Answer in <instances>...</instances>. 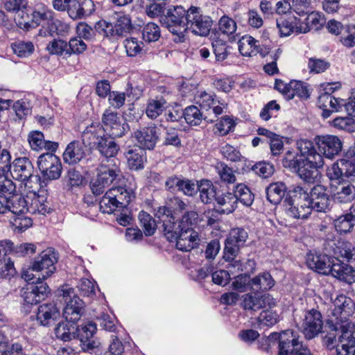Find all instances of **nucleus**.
Here are the masks:
<instances>
[{"mask_svg":"<svg viewBox=\"0 0 355 355\" xmlns=\"http://www.w3.org/2000/svg\"><path fill=\"white\" fill-rule=\"evenodd\" d=\"M163 144L165 146H173L176 148L180 147L182 144L179 137V131L174 128H167Z\"/></svg>","mask_w":355,"mask_h":355,"instance_id":"61","label":"nucleus"},{"mask_svg":"<svg viewBox=\"0 0 355 355\" xmlns=\"http://www.w3.org/2000/svg\"><path fill=\"white\" fill-rule=\"evenodd\" d=\"M275 280L269 272H265L252 279L251 291L259 292L270 289Z\"/></svg>","mask_w":355,"mask_h":355,"instance_id":"35","label":"nucleus"},{"mask_svg":"<svg viewBox=\"0 0 355 355\" xmlns=\"http://www.w3.org/2000/svg\"><path fill=\"white\" fill-rule=\"evenodd\" d=\"M279 320V316L277 312L270 311H262L258 317L259 324L272 327L277 324Z\"/></svg>","mask_w":355,"mask_h":355,"instance_id":"64","label":"nucleus"},{"mask_svg":"<svg viewBox=\"0 0 355 355\" xmlns=\"http://www.w3.org/2000/svg\"><path fill=\"white\" fill-rule=\"evenodd\" d=\"M58 295L62 297L60 301L66 304L63 309V317L68 322L75 324L81 318L85 311V303L75 293L74 289L68 285L58 290Z\"/></svg>","mask_w":355,"mask_h":355,"instance_id":"8","label":"nucleus"},{"mask_svg":"<svg viewBox=\"0 0 355 355\" xmlns=\"http://www.w3.org/2000/svg\"><path fill=\"white\" fill-rule=\"evenodd\" d=\"M216 168L223 182L225 184H233L236 182V178L232 168L225 164L220 163L216 166Z\"/></svg>","mask_w":355,"mask_h":355,"instance_id":"51","label":"nucleus"},{"mask_svg":"<svg viewBox=\"0 0 355 355\" xmlns=\"http://www.w3.org/2000/svg\"><path fill=\"white\" fill-rule=\"evenodd\" d=\"M272 338H278V355H313L293 330L287 329L280 334L273 332Z\"/></svg>","mask_w":355,"mask_h":355,"instance_id":"9","label":"nucleus"},{"mask_svg":"<svg viewBox=\"0 0 355 355\" xmlns=\"http://www.w3.org/2000/svg\"><path fill=\"white\" fill-rule=\"evenodd\" d=\"M103 132L112 137H122L125 132V124H121L116 112L106 110L102 116Z\"/></svg>","mask_w":355,"mask_h":355,"instance_id":"20","label":"nucleus"},{"mask_svg":"<svg viewBox=\"0 0 355 355\" xmlns=\"http://www.w3.org/2000/svg\"><path fill=\"white\" fill-rule=\"evenodd\" d=\"M297 148L300 152L299 158H309L314 156H322L320 153L317 152L313 143L308 139H300L297 143Z\"/></svg>","mask_w":355,"mask_h":355,"instance_id":"45","label":"nucleus"},{"mask_svg":"<svg viewBox=\"0 0 355 355\" xmlns=\"http://www.w3.org/2000/svg\"><path fill=\"white\" fill-rule=\"evenodd\" d=\"M215 95L214 94L207 93L206 92H200L195 98L196 102L201 109L208 111L215 102Z\"/></svg>","mask_w":355,"mask_h":355,"instance_id":"59","label":"nucleus"},{"mask_svg":"<svg viewBox=\"0 0 355 355\" xmlns=\"http://www.w3.org/2000/svg\"><path fill=\"white\" fill-rule=\"evenodd\" d=\"M102 127L92 124L87 126L82 133V141L84 147L88 146L91 149H95L103 136Z\"/></svg>","mask_w":355,"mask_h":355,"instance_id":"29","label":"nucleus"},{"mask_svg":"<svg viewBox=\"0 0 355 355\" xmlns=\"http://www.w3.org/2000/svg\"><path fill=\"white\" fill-rule=\"evenodd\" d=\"M335 259L331 265L329 275L348 284L355 281V270L352 266L340 260L343 259L351 263H355V248L354 245H336L334 248Z\"/></svg>","mask_w":355,"mask_h":355,"instance_id":"3","label":"nucleus"},{"mask_svg":"<svg viewBox=\"0 0 355 355\" xmlns=\"http://www.w3.org/2000/svg\"><path fill=\"white\" fill-rule=\"evenodd\" d=\"M216 187L209 180L200 181L198 185L200 200L205 204L211 203L216 198Z\"/></svg>","mask_w":355,"mask_h":355,"instance_id":"38","label":"nucleus"},{"mask_svg":"<svg viewBox=\"0 0 355 355\" xmlns=\"http://www.w3.org/2000/svg\"><path fill=\"white\" fill-rule=\"evenodd\" d=\"M138 218L144 230L143 234L146 236H153L157 227L155 220L149 214L144 211L139 214Z\"/></svg>","mask_w":355,"mask_h":355,"instance_id":"43","label":"nucleus"},{"mask_svg":"<svg viewBox=\"0 0 355 355\" xmlns=\"http://www.w3.org/2000/svg\"><path fill=\"white\" fill-rule=\"evenodd\" d=\"M67 42L62 39H53L46 46V51L51 55H67Z\"/></svg>","mask_w":355,"mask_h":355,"instance_id":"46","label":"nucleus"},{"mask_svg":"<svg viewBox=\"0 0 355 355\" xmlns=\"http://www.w3.org/2000/svg\"><path fill=\"white\" fill-rule=\"evenodd\" d=\"M59 309L54 303H48L38 307L37 320L42 326H50L60 318Z\"/></svg>","mask_w":355,"mask_h":355,"instance_id":"25","label":"nucleus"},{"mask_svg":"<svg viewBox=\"0 0 355 355\" xmlns=\"http://www.w3.org/2000/svg\"><path fill=\"white\" fill-rule=\"evenodd\" d=\"M237 28L236 21L227 15L220 17L218 21V31L220 33L225 35H233Z\"/></svg>","mask_w":355,"mask_h":355,"instance_id":"50","label":"nucleus"},{"mask_svg":"<svg viewBox=\"0 0 355 355\" xmlns=\"http://www.w3.org/2000/svg\"><path fill=\"white\" fill-rule=\"evenodd\" d=\"M31 196H27L26 198L21 196V195L13 194V196L10 200V210L9 212H12L16 215L23 214L26 211L30 210V202Z\"/></svg>","mask_w":355,"mask_h":355,"instance_id":"34","label":"nucleus"},{"mask_svg":"<svg viewBox=\"0 0 355 355\" xmlns=\"http://www.w3.org/2000/svg\"><path fill=\"white\" fill-rule=\"evenodd\" d=\"M162 225V232L163 236L166 239V240L170 243L176 242L178 244V241L181 237V231L180 225L177 223L175 220L168 219L163 220Z\"/></svg>","mask_w":355,"mask_h":355,"instance_id":"33","label":"nucleus"},{"mask_svg":"<svg viewBox=\"0 0 355 355\" xmlns=\"http://www.w3.org/2000/svg\"><path fill=\"white\" fill-rule=\"evenodd\" d=\"M323 322L321 313L315 309L307 311L302 324V331L307 339H311L321 332Z\"/></svg>","mask_w":355,"mask_h":355,"instance_id":"19","label":"nucleus"},{"mask_svg":"<svg viewBox=\"0 0 355 355\" xmlns=\"http://www.w3.org/2000/svg\"><path fill=\"white\" fill-rule=\"evenodd\" d=\"M166 104V101L162 96L150 99L146 109L147 116L151 119L157 118L162 114Z\"/></svg>","mask_w":355,"mask_h":355,"instance_id":"40","label":"nucleus"},{"mask_svg":"<svg viewBox=\"0 0 355 355\" xmlns=\"http://www.w3.org/2000/svg\"><path fill=\"white\" fill-rule=\"evenodd\" d=\"M297 191L302 196L298 202L302 207L308 206L311 211L315 210L318 212H327L330 210L331 199L327 187L318 184L308 193L302 187L297 186Z\"/></svg>","mask_w":355,"mask_h":355,"instance_id":"5","label":"nucleus"},{"mask_svg":"<svg viewBox=\"0 0 355 355\" xmlns=\"http://www.w3.org/2000/svg\"><path fill=\"white\" fill-rule=\"evenodd\" d=\"M236 204L240 202L245 207H250L254 200V196L250 189L244 184H237L233 190Z\"/></svg>","mask_w":355,"mask_h":355,"instance_id":"37","label":"nucleus"},{"mask_svg":"<svg viewBox=\"0 0 355 355\" xmlns=\"http://www.w3.org/2000/svg\"><path fill=\"white\" fill-rule=\"evenodd\" d=\"M290 87L291 88V94H293L291 96V99L293 98L295 96L307 99L310 96L306 84L303 82L291 80L290 82Z\"/></svg>","mask_w":355,"mask_h":355,"instance_id":"54","label":"nucleus"},{"mask_svg":"<svg viewBox=\"0 0 355 355\" xmlns=\"http://www.w3.org/2000/svg\"><path fill=\"white\" fill-rule=\"evenodd\" d=\"M252 169L257 175L263 178H269L275 171L274 166L267 162L257 163L252 166Z\"/></svg>","mask_w":355,"mask_h":355,"instance_id":"62","label":"nucleus"},{"mask_svg":"<svg viewBox=\"0 0 355 355\" xmlns=\"http://www.w3.org/2000/svg\"><path fill=\"white\" fill-rule=\"evenodd\" d=\"M216 201L222 207L220 212L223 214H228L232 213L237 207L236 200L233 192H226L216 196Z\"/></svg>","mask_w":355,"mask_h":355,"instance_id":"41","label":"nucleus"},{"mask_svg":"<svg viewBox=\"0 0 355 355\" xmlns=\"http://www.w3.org/2000/svg\"><path fill=\"white\" fill-rule=\"evenodd\" d=\"M28 141L32 150L39 151L45 146L44 137L40 131H32L28 135Z\"/></svg>","mask_w":355,"mask_h":355,"instance_id":"60","label":"nucleus"},{"mask_svg":"<svg viewBox=\"0 0 355 355\" xmlns=\"http://www.w3.org/2000/svg\"><path fill=\"white\" fill-rule=\"evenodd\" d=\"M187 15V10L181 6H176L169 7L166 13L160 17L161 24L176 35L174 38L175 42H182L184 40L186 25L184 21Z\"/></svg>","mask_w":355,"mask_h":355,"instance_id":"7","label":"nucleus"},{"mask_svg":"<svg viewBox=\"0 0 355 355\" xmlns=\"http://www.w3.org/2000/svg\"><path fill=\"white\" fill-rule=\"evenodd\" d=\"M251 282L250 275L247 273L241 274L234 277L232 286L234 290L241 293L251 290Z\"/></svg>","mask_w":355,"mask_h":355,"instance_id":"53","label":"nucleus"},{"mask_svg":"<svg viewBox=\"0 0 355 355\" xmlns=\"http://www.w3.org/2000/svg\"><path fill=\"white\" fill-rule=\"evenodd\" d=\"M334 259L327 254H313L309 253L306 262L309 267L323 275H329L331 265Z\"/></svg>","mask_w":355,"mask_h":355,"instance_id":"27","label":"nucleus"},{"mask_svg":"<svg viewBox=\"0 0 355 355\" xmlns=\"http://www.w3.org/2000/svg\"><path fill=\"white\" fill-rule=\"evenodd\" d=\"M248 238V233L244 228H233L229 232L225 244H236L239 243H245Z\"/></svg>","mask_w":355,"mask_h":355,"instance_id":"52","label":"nucleus"},{"mask_svg":"<svg viewBox=\"0 0 355 355\" xmlns=\"http://www.w3.org/2000/svg\"><path fill=\"white\" fill-rule=\"evenodd\" d=\"M50 293V288L44 282L35 284H29L22 294V297L27 304H37L45 300Z\"/></svg>","mask_w":355,"mask_h":355,"instance_id":"21","label":"nucleus"},{"mask_svg":"<svg viewBox=\"0 0 355 355\" xmlns=\"http://www.w3.org/2000/svg\"><path fill=\"white\" fill-rule=\"evenodd\" d=\"M284 168L295 173L297 176L306 183H313L319 174V169L322 168L324 161L322 156L309 158H298L297 155L288 150L282 160Z\"/></svg>","mask_w":355,"mask_h":355,"instance_id":"2","label":"nucleus"},{"mask_svg":"<svg viewBox=\"0 0 355 355\" xmlns=\"http://www.w3.org/2000/svg\"><path fill=\"white\" fill-rule=\"evenodd\" d=\"M158 128L153 123L146 127L141 128L134 132L132 137L138 146L144 150H153L159 140Z\"/></svg>","mask_w":355,"mask_h":355,"instance_id":"15","label":"nucleus"},{"mask_svg":"<svg viewBox=\"0 0 355 355\" xmlns=\"http://www.w3.org/2000/svg\"><path fill=\"white\" fill-rule=\"evenodd\" d=\"M182 115L186 122L191 125H198L202 120L209 123L214 121V119H209V116L207 114L201 112L196 105L187 107L184 110Z\"/></svg>","mask_w":355,"mask_h":355,"instance_id":"32","label":"nucleus"},{"mask_svg":"<svg viewBox=\"0 0 355 355\" xmlns=\"http://www.w3.org/2000/svg\"><path fill=\"white\" fill-rule=\"evenodd\" d=\"M38 168L45 180H58L62 173V164L57 156L52 153H44L38 157Z\"/></svg>","mask_w":355,"mask_h":355,"instance_id":"13","label":"nucleus"},{"mask_svg":"<svg viewBox=\"0 0 355 355\" xmlns=\"http://www.w3.org/2000/svg\"><path fill=\"white\" fill-rule=\"evenodd\" d=\"M116 137L103 134L95 148L106 158L97 168L96 176L90 181L89 186L95 196L103 193L105 189L121 175L117 160L112 159L119 150V146L114 141Z\"/></svg>","mask_w":355,"mask_h":355,"instance_id":"1","label":"nucleus"},{"mask_svg":"<svg viewBox=\"0 0 355 355\" xmlns=\"http://www.w3.org/2000/svg\"><path fill=\"white\" fill-rule=\"evenodd\" d=\"M72 325L69 326L65 322H59L57 327L55 328V334L57 338L64 341H69L72 338H76L75 331H71V327Z\"/></svg>","mask_w":355,"mask_h":355,"instance_id":"58","label":"nucleus"},{"mask_svg":"<svg viewBox=\"0 0 355 355\" xmlns=\"http://www.w3.org/2000/svg\"><path fill=\"white\" fill-rule=\"evenodd\" d=\"M13 53L19 58H28L35 51V46L31 41L18 40L11 44Z\"/></svg>","mask_w":355,"mask_h":355,"instance_id":"42","label":"nucleus"},{"mask_svg":"<svg viewBox=\"0 0 355 355\" xmlns=\"http://www.w3.org/2000/svg\"><path fill=\"white\" fill-rule=\"evenodd\" d=\"M302 198V196L300 195L299 191H297V187L291 191V196L284 199V206L286 209V214L293 218H306L311 214L310 208L308 206L302 207L301 204H298Z\"/></svg>","mask_w":355,"mask_h":355,"instance_id":"16","label":"nucleus"},{"mask_svg":"<svg viewBox=\"0 0 355 355\" xmlns=\"http://www.w3.org/2000/svg\"><path fill=\"white\" fill-rule=\"evenodd\" d=\"M317 144L323 158L329 159H333L337 156L343 147V144L338 137L329 135L318 137Z\"/></svg>","mask_w":355,"mask_h":355,"instance_id":"17","label":"nucleus"},{"mask_svg":"<svg viewBox=\"0 0 355 355\" xmlns=\"http://www.w3.org/2000/svg\"><path fill=\"white\" fill-rule=\"evenodd\" d=\"M95 10L92 0H70L67 14L73 19H82L91 15Z\"/></svg>","mask_w":355,"mask_h":355,"instance_id":"22","label":"nucleus"},{"mask_svg":"<svg viewBox=\"0 0 355 355\" xmlns=\"http://www.w3.org/2000/svg\"><path fill=\"white\" fill-rule=\"evenodd\" d=\"M3 171H9L15 180L24 182L25 187L28 189H33V187L31 185L33 179L36 182L40 180V178L37 175H33V166L29 159L26 157L15 159L12 164L10 162L8 166L4 165Z\"/></svg>","mask_w":355,"mask_h":355,"instance_id":"11","label":"nucleus"},{"mask_svg":"<svg viewBox=\"0 0 355 355\" xmlns=\"http://www.w3.org/2000/svg\"><path fill=\"white\" fill-rule=\"evenodd\" d=\"M212 48L217 61L225 60L230 53L227 43L218 38L212 42Z\"/></svg>","mask_w":355,"mask_h":355,"instance_id":"55","label":"nucleus"},{"mask_svg":"<svg viewBox=\"0 0 355 355\" xmlns=\"http://www.w3.org/2000/svg\"><path fill=\"white\" fill-rule=\"evenodd\" d=\"M37 189H32L30 190L31 200V202L30 203V212H35L38 211V213L45 215L46 213H49V210L47 206L44 203H41L39 199L38 195H37Z\"/></svg>","mask_w":355,"mask_h":355,"instance_id":"57","label":"nucleus"},{"mask_svg":"<svg viewBox=\"0 0 355 355\" xmlns=\"http://www.w3.org/2000/svg\"><path fill=\"white\" fill-rule=\"evenodd\" d=\"M58 260V253L53 248H49L34 261L33 268L41 274L42 279H45L55 272Z\"/></svg>","mask_w":355,"mask_h":355,"instance_id":"14","label":"nucleus"},{"mask_svg":"<svg viewBox=\"0 0 355 355\" xmlns=\"http://www.w3.org/2000/svg\"><path fill=\"white\" fill-rule=\"evenodd\" d=\"M330 67V63L325 60L311 58L308 62V68L311 73H320L325 71Z\"/></svg>","mask_w":355,"mask_h":355,"instance_id":"63","label":"nucleus"},{"mask_svg":"<svg viewBox=\"0 0 355 355\" xmlns=\"http://www.w3.org/2000/svg\"><path fill=\"white\" fill-rule=\"evenodd\" d=\"M267 200L272 205H278L286 196L288 189L285 183L277 182L270 184L266 189Z\"/></svg>","mask_w":355,"mask_h":355,"instance_id":"31","label":"nucleus"},{"mask_svg":"<svg viewBox=\"0 0 355 355\" xmlns=\"http://www.w3.org/2000/svg\"><path fill=\"white\" fill-rule=\"evenodd\" d=\"M257 48H260L259 42L250 35H245L239 42V50L244 56L256 55Z\"/></svg>","mask_w":355,"mask_h":355,"instance_id":"39","label":"nucleus"},{"mask_svg":"<svg viewBox=\"0 0 355 355\" xmlns=\"http://www.w3.org/2000/svg\"><path fill=\"white\" fill-rule=\"evenodd\" d=\"M67 55L68 57L71 56L72 54H82L87 48L86 43L79 37L71 38L67 42Z\"/></svg>","mask_w":355,"mask_h":355,"instance_id":"47","label":"nucleus"},{"mask_svg":"<svg viewBox=\"0 0 355 355\" xmlns=\"http://www.w3.org/2000/svg\"><path fill=\"white\" fill-rule=\"evenodd\" d=\"M185 32L191 31L196 35L206 36L209 33L212 26L211 18L203 14L202 9L196 6H190L184 21Z\"/></svg>","mask_w":355,"mask_h":355,"instance_id":"10","label":"nucleus"},{"mask_svg":"<svg viewBox=\"0 0 355 355\" xmlns=\"http://www.w3.org/2000/svg\"><path fill=\"white\" fill-rule=\"evenodd\" d=\"M145 154L141 148L136 146L130 147L125 153L129 168L135 171L143 168L146 160Z\"/></svg>","mask_w":355,"mask_h":355,"instance_id":"30","label":"nucleus"},{"mask_svg":"<svg viewBox=\"0 0 355 355\" xmlns=\"http://www.w3.org/2000/svg\"><path fill=\"white\" fill-rule=\"evenodd\" d=\"M343 161L344 166L342 169L345 177L355 180V145L350 146L345 153Z\"/></svg>","mask_w":355,"mask_h":355,"instance_id":"36","label":"nucleus"},{"mask_svg":"<svg viewBox=\"0 0 355 355\" xmlns=\"http://www.w3.org/2000/svg\"><path fill=\"white\" fill-rule=\"evenodd\" d=\"M334 305L332 316L327 321V326L330 330H343L346 329L344 326L347 324H354L349 320L355 309V304L350 297L340 295L334 300Z\"/></svg>","mask_w":355,"mask_h":355,"instance_id":"6","label":"nucleus"},{"mask_svg":"<svg viewBox=\"0 0 355 355\" xmlns=\"http://www.w3.org/2000/svg\"><path fill=\"white\" fill-rule=\"evenodd\" d=\"M135 193L132 189L126 187H113L106 191L99 202L100 210L105 214L120 211L121 208H126Z\"/></svg>","mask_w":355,"mask_h":355,"instance_id":"4","label":"nucleus"},{"mask_svg":"<svg viewBox=\"0 0 355 355\" xmlns=\"http://www.w3.org/2000/svg\"><path fill=\"white\" fill-rule=\"evenodd\" d=\"M297 19L293 16H281L277 19V26L282 36H288L292 33H305L307 28L298 26Z\"/></svg>","mask_w":355,"mask_h":355,"instance_id":"26","label":"nucleus"},{"mask_svg":"<svg viewBox=\"0 0 355 355\" xmlns=\"http://www.w3.org/2000/svg\"><path fill=\"white\" fill-rule=\"evenodd\" d=\"M180 239L183 241H188L196 244L207 243L204 241L205 237L202 232L193 228L182 230Z\"/></svg>","mask_w":355,"mask_h":355,"instance_id":"49","label":"nucleus"},{"mask_svg":"<svg viewBox=\"0 0 355 355\" xmlns=\"http://www.w3.org/2000/svg\"><path fill=\"white\" fill-rule=\"evenodd\" d=\"M345 329L340 330L336 345L338 355H355V324H347Z\"/></svg>","mask_w":355,"mask_h":355,"instance_id":"18","label":"nucleus"},{"mask_svg":"<svg viewBox=\"0 0 355 355\" xmlns=\"http://www.w3.org/2000/svg\"><path fill=\"white\" fill-rule=\"evenodd\" d=\"M85 156V147L77 141L69 143L62 155L64 162L71 165L80 162Z\"/></svg>","mask_w":355,"mask_h":355,"instance_id":"28","label":"nucleus"},{"mask_svg":"<svg viewBox=\"0 0 355 355\" xmlns=\"http://www.w3.org/2000/svg\"><path fill=\"white\" fill-rule=\"evenodd\" d=\"M142 37L145 42H155L160 37V29L157 24L150 22L148 23L142 30Z\"/></svg>","mask_w":355,"mask_h":355,"instance_id":"48","label":"nucleus"},{"mask_svg":"<svg viewBox=\"0 0 355 355\" xmlns=\"http://www.w3.org/2000/svg\"><path fill=\"white\" fill-rule=\"evenodd\" d=\"M96 330V324L92 321L76 327L75 336L80 340V346L84 352H90L100 346L101 343L95 336Z\"/></svg>","mask_w":355,"mask_h":355,"instance_id":"12","label":"nucleus"},{"mask_svg":"<svg viewBox=\"0 0 355 355\" xmlns=\"http://www.w3.org/2000/svg\"><path fill=\"white\" fill-rule=\"evenodd\" d=\"M113 17L114 19V25L111 26L110 30L112 35L125 37L133 31L134 26L128 15L123 12H116Z\"/></svg>","mask_w":355,"mask_h":355,"instance_id":"23","label":"nucleus"},{"mask_svg":"<svg viewBox=\"0 0 355 355\" xmlns=\"http://www.w3.org/2000/svg\"><path fill=\"white\" fill-rule=\"evenodd\" d=\"M166 205L171 210V218L175 219V216L179 213H182L187 209L188 205L178 197H172L167 200Z\"/></svg>","mask_w":355,"mask_h":355,"instance_id":"56","label":"nucleus"},{"mask_svg":"<svg viewBox=\"0 0 355 355\" xmlns=\"http://www.w3.org/2000/svg\"><path fill=\"white\" fill-rule=\"evenodd\" d=\"M69 29V26L58 19H55L52 12L51 17L44 21L39 30L38 35L42 37H52L55 33L62 35L67 33Z\"/></svg>","mask_w":355,"mask_h":355,"instance_id":"24","label":"nucleus"},{"mask_svg":"<svg viewBox=\"0 0 355 355\" xmlns=\"http://www.w3.org/2000/svg\"><path fill=\"white\" fill-rule=\"evenodd\" d=\"M355 197V187L349 184L341 185L334 194V199L338 203L352 202Z\"/></svg>","mask_w":355,"mask_h":355,"instance_id":"44","label":"nucleus"}]
</instances>
